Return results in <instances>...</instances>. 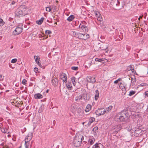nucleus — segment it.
Wrapping results in <instances>:
<instances>
[{"mask_svg": "<svg viewBox=\"0 0 148 148\" xmlns=\"http://www.w3.org/2000/svg\"><path fill=\"white\" fill-rule=\"evenodd\" d=\"M83 140L84 137L81 134H79L75 136L74 139V146L76 147H79Z\"/></svg>", "mask_w": 148, "mask_h": 148, "instance_id": "nucleus-1", "label": "nucleus"}, {"mask_svg": "<svg viewBox=\"0 0 148 148\" xmlns=\"http://www.w3.org/2000/svg\"><path fill=\"white\" fill-rule=\"evenodd\" d=\"M73 35L79 39L85 40L88 38V34H83L78 32L72 31Z\"/></svg>", "mask_w": 148, "mask_h": 148, "instance_id": "nucleus-2", "label": "nucleus"}, {"mask_svg": "<svg viewBox=\"0 0 148 148\" xmlns=\"http://www.w3.org/2000/svg\"><path fill=\"white\" fill-rule=\"evenodd\" d=\"M120 115L119 119L121 121H124L128 119V114L126 110H124L119 114Z\"/></svg>", "mask_w": 148, "mask_h": 148, "instance_id": "nucleus-3", "label": "nucleus"}, {"mask_svg": "<svg viewBox=\"0 0 148 148\" xmlns=\"http://www.w3.org/2000/svg\"><path fill=\"white\" fill-rule=\"evenodd\" d=\"M119 87L122 90V93L125 95L126 92V85L124 82H120L119 84Z\"/></svg>", "mask_w": 148, "mask_h": 148, "instance_id": "nucleus-4", "label": "nucleus"}, {"mask_svg": "<svg viewBox=\"0 0 148 148\" xmlns=\"http://www.w3.org/2000/svg\"><path fill=\"white\" fill-rule=\"evenodd\" d=\"M33 136V134L31 132L29 133L25 137V144H29V142L32 139Z\"/></svg>", "mask_w": 148, "mask_h": 148, "instance_id": "nucleus-5", "label": "nucleus"}, {"mask_svg": "<svg viewBox=\"0 0 148 148\" xmlns=\"http://www.w3.org/2000/svg\"><path fill=\"white\" fill-rule=\"evenodd\" d=\"M23 28L22 27H17L13 32V35H17L20 34L22 32Z\"/></svg>", "mask_w": 148, "mask_h": 148, "instance_id": "nucleus-6", "label": "nucleus"}, {"mask_svg": "<svg viewBox=\"0 0 148 148\" xmlns=\"http://www.w3.org/2000/svg\"><path fill=\"white\" fill-rule=\"evenodd\" d=\"M97 115L100 116L103 115L106 113L105 109L104 108L98 109L95 112Z\"/></svg>", "mask_w": 148, "mask_h": 148, "instance_id": "nucleus-7", "label": "nucleus"}, {"mask_svg": "<svg viewBox=\"0 0 148 148\" xmlns=\"http://www.w3.org/2000/svg\"><path fill=\"white\" fill-rule=\"evenodd\" d=\"M24 10L23 11L22 9L21 8H18L15 11V14L19 17L22 16L25 13H24Z\"/></svg>", "mask_w": 148, "mask_h": 148, "instance_id": "nucleus-8", "label": "nucleus"}, {"mask_svg": "<svg viewBox=\"0 0 148 148\" xmlns=\"http://www.w3.org/2000/svg\"><path fill=\"white\" fill-rule=\"evenodd\" d=\"M142 131V130L141 129H136L134 132V136L137 137L141 135L143 133Z\"/></svg>", "mask_w": 148, "mask_h": 148, "instance_id": "nucleus-9", "label": "nucleus"}, {"mask_svg": "<svg viewBox=\"0 0 148 148\" xmlns=\"http://www.w3.org/2000/svg\"><path fill=\"white\" fill-rule=\"evenodd\" d=\"M60 77L64 82L66 83L67 82V78L65 73H62L60 75Z\"/></svg>", "mask_w": 148, "mask_h": 148, "instance_id": "nucleus-10", "label": "nucleus"}, {"mask_svg": "<svg viewBox=\"0 0 148 148\" xmlns=\"http://www.w3.org/2000/svg\"><path fill=\"white\" fill-rule=\"evenodd\" d=\"M95 16L97 17V20L101 22L102 20V18L100 13L98 11H95Z\"/></svg>", "mask_w": 148, "mask_h": 148, "instance_id": "nucleus-11", "label": "nucleus"}, {"mask_svg": "<svg viewBox=\"0 0 148 148\" xmlns=\"http://www.w3.org/2000/svg\"><path fill=\"white\" fill-rule=\"evenodd\" d=\"M79 27V28H81L82 29L84 32H86L88 30L87 27L84 25L83 23L80 24Z\"/></svg>", "mask_w": 148, "mask_h": 148, "instance_id": "nucleus-12", "label": "nucleus"}, {"mask_svg": "<svg viewBox=\"0 0 148 148\" xmlns=\"http://www.w3.org/2000/svg\"><path fill=\"white\" fill-rule=\"evenodd\" d=\"M96 81L95 77H90L87 80V82L92 84L94 83Z\"/></svg>", "mask_w": 148, "mask_h": 148, "instance_id": "nucleus-13", "label": "nucleus"}, {"mask_svg": "<svg viewBox=\"0 0 148 148\" xmlns=\"http://www.w3.org/2000/svg\"><path fill=\"white\" fill-rule=\"evenodd\" d=\"M34 97L35 99H41L43 98L42 95L40 93L36 94L34 95Z\"/></svg>", "mask_w": 148, "mask_h": 148, "instance_id": "nucleus-14", "label": "nucleus"}, {"mask_svg": "<svg viewBox=\"0 0 148 148\" xmlns=\"http://www.w3.org/2000/svg\"><path fill=\"white\" fill-rule=\"evenodd\" d=\"M92 148H103V147L100 143H96L93 146Z\"/></svg>", "mask_w": 148, "mask_h": 148, "instance_id": "nucleus-15", "label": "nucleus"}, {"mask_svg": "<svg viewBox=\"0 0 148 148\" xmlns=\"http://www.w3.org/2000/svg\"><path fill=\"white\" fill-rule=\"evenodd\" d=\"M136 80L134 76L133 77H131V86H133L135 85L136 83Z\"/></svg>", "mask_w": 148, "mask_h": 148, "instance_id": "nucleus-16", "label": "nucleus"}, {"mask_svg": "<svg viewBox=\"0 0 148 148\" xmlns=\"http://www.w3.org/2000/svg\"><path fill=\"white\" fill-rule=\"evenodd\" d=\"M113 128L116 131L118 132L121 130V125L119 124L115 125L114 127H113Z\"/></svg>", "mask_w": 148, "mask_h": 148, "instance_id": "nucleus-17", "label": "nucleus"}, {"mask_svg": "<svg viewBox=\"0 0 148 148\" xmlns=\"http://www.w3.org/2000/svg\"><path fill=\"white\" fill-rule=\"evenodd\" d=\"M92 63V61L91 60H89L88 61H87L85 63V64H86V66L87 68H89L91 65Z\"/></svg>", "mask_w": 148, "mask_h": 148, "instance_id": "nucleus-18", "label": "nucleus"}, {"mask_svg": "<svg viewBox=\"0 0 148 148\" xmlns=\"http://www.w3.org/2000/svg\"><path fill=\"white\" fill-rule=\"evenodd\" d=\"M91 106L90 104H88L86 107L85 111L86 112H89L91 109Z\"/></svg>", "mask_w": 148, "mask_h": 148, "instance_id": "nucleus-19", "label": "nucleus"}, {"mask_svg": "<svg viewBox=\"0 0 148 148\" xmlns=\"http://www.w3.org/2000/svg\"><path fill=\"white\" fill-rule=\"evenodd\" d=\"M44 19V18L43 17H42L40 19L37 21L36 22V23L38 25H41L43 22Z\"/></svg>", "mask_w": 148, "mask_h": 148, "instance_id": "nucleus-20", "label": "nucleus"}, {"mask_svg": "<svg viewBox=\"0 0 148 148\" xmlns=\"http://www.w3.org/2000/svg\"><path fill=\"white\" fill-rule=\"evenodd\" d=\"M95 92V100H97L99 98V91L98 90H96Z\"/></svg>", "mask_w": 148, "mask_h": 148, "instance_id": "nucleus-21", "label": "nucleus"}, {"mask_svg": "<svg viewBox=\"0 0 148 148\" xmlns=\"http://www.w3.org/2000/svg\"><path fill=\"white\" fill-rule=\"evenodd\" d=\"M112 108V106H109L105 110L106 113H108L110 112Z\"/></svg>", "mask_w": 148, "mask_h": 148, "instance_id": "nucleus-22", "label": "nucleus"}, {"mask_svg": "<svg viewBox=\"0 0 148 148\" xmlns=\"http://www.w3.org/2000/svg\"><path fill=\"white\" fill-rule=\"evenodd\" d=\"M52 82L53 84L55 86H57L58 84V80L56 79H53Z\"/></svg>", "mask_w": 148, "mask_h": 148, "instance_id": "nucleus-23", "label": "nucleus"}, {"mask_svg": "<svg viewBox=\"0 0 148 148\" xmlns=\"http://www.w3.org/2000/svg\"><path fill=\"white\" fill-rule=\"evenodd\" d=\"M75 18L73 15H71L67 19V20L69 22L72 21Z\"/></svg>", "mask_w": 148, "mask_h": 148, "instance_id": "nucleus-24", "label": "nucleus"}, {"mask_svg": "<svg viewBox=\"0 0 148 148\" xmlns=\"http://www.w3.org/2000/svg\"><path fill=\"white\" fill-rule=\"evenodd\" d=\"M82 96L80 94H79L78 96L76 97L75 100L76 101H78V100L82 99Z\"/></svg>", "mask_w": 148, "mask_h": 148, "instance_id": "nucleus-25", "label": "nucleus"}, {"mask_svg": "<svg viewBox=\"0 0 148 148\" xmlns=\"http://www.w3.org/2000/svg\"><path fill=\"white\" fill-rule=\"evenodd\" d=\"M118 131L114 129L113 128L112 130L110 131L111 134H112L113 135L116 134L118 133Z\"/></svg>", "mask_w": 148, "mask_h": 148, "instance_id": "nucleus-26", "label": "nucleus"}, {"mask_svg": "<svg viewBox=\"0 0 148 148\" xmlns=\"http://www.w3.org/2000/svg\"><path fill=\"white\" fill-rule=\"evenodd\" d=\"M71 81L72 82V83L74 86H75L76 85L75 82L76 81V79L75 77H73L71 78Z\"/></svg>", "mask_w": 148, "mask_h": 148, "instance_id": "nucleus-27", "label": "nucleus"}, {"mask_svg": "<svg viewBox=\"0 0 148 148\" xmlns=\"http://www.w3.org/2000/svg\"><path fill=\"white\" fill-rule=\"evenodd\" d=\"M95 119L93 117H91L89 119L88 124H90L95 121Z\"/></svg>", "mask_w": 148, "mask_h": 148, "instance_id": "nucleus-28", "label": "nucleus"}, {"mask_svg": "<svg viewBox=\"0 0 148 148\" xmlns=\"http://www.w3.org/2000/svg\"><path fill=\"white\" fill-rule=\"evenodd\" d=\"M100 48L101 49V50H106L108 47L107 46H106L105 44H102L101 45Z\"/></svg>", "mask_w": 148, "mask_h": 148, "instance_id": "nucleus-29", "label": "nucleus"}, {"mask_svg": "<svg viewBox=\"0 0 148 148\" xmlns=\"http://www.w3.org/2000/svg\"><path fill=\"white\" fill-rule=\"evenodd\" d=\"M95 141V140L94 138L90 139L88 141V143H89L90 145H92L93 144Z\"/></svg>", "mask_w": 148, "mask_h": 148, "instance_id": "nucleus-30", "label": "nucleus"}, {"mask_svg": "<svg viewBox=\"0 0 148 148\" xmlns=\"http://www.w3.org/2000/svg\"><path fill=\"white\" fill-rule=\"evenodd\" d=\"M46 10L47 11L50 12L51 10V8L50 6L46 8Z\"/></svg>", "mask_w": 148, "mask_h": 148, "instance_id": "nucleus-31", "label": "nucleus"}, {"mask_svg": "<svg viewBox=\"0 0 148 148\" xmlns=\"http://www.w3.org/2000/svg\"><path fill=\"white\" fill-rule=\"evenodd\" d=\"M4 22L3 20L1 18H0V26H2L4 24Z\"/></svg>", "mask_w": 148, "mask_h": 148, "instance_id": "nucleus-32", "label": "nucleus"}, {"mask_svg": "<svg viewBox=\"0 0 148 148\" xmlns=\"http://www.w3.org/2000/svg\"><path fill=\"white\" fill-rule=\"evenodd\" d=\"M34 58L35 59V61L36 62H37V61L38 60H39L40 58L38 56H34Z\"/></svg>", "mask_w": 148, "mask_h": 148, "instance_id": "nucleus-33", "label": "nucleus"}, {"mask_svg": "<svg viewBox=\"0 0 148 148\" xmlns=\"http://www.w3.org/2000/svg\"><path fill=\"white\" fill-rule=\"evenodd\" d=\"M45 34L47 35L50 34L51 33V32L50 30H46L45 31Z\"/></svg>", "mask_w": 148, "mask_h": 148, "instance_id": "nucleus-34", "label": "nucleus"}, {"mask_svg": "<svg viewBox=\"0 0 148 148\" xmlns=\"http://www.w3.org/2000/svg\"><path fill=\"white\" fill-rule=\"evenodd\" d=\"M135 93V92L134 91H130L129 95L130 96H132V95H134Z\"/></svg>", "mask_w": 148, "mask_h": 148, "instance_id": "nucleus-35", "label": "nucleus"}, {"mask_svg": "<svg viewBox=\"0 0 148 148\" xmlns=\"http://www.w3.org/2000/svg\"><path fill=\"white\" fill-rule=\"evenodd\" d=\"M17 61V59L16 58L12 59L11 61V63H14L16 62Z\"/></svg>", "mask_w": 148, "mask_h": 148, "instance_id": "nucleus-36", "label": "nucleus"}, {"mask_svg": "<svg viewBox=\"0 0 148 148\" xmlns=\"http://www.w3.org/2000/svg\"><path fill=\"white\" fill-rule=\"evenodd\" d=\"M78 68L77 66H73L71 67V69L74 70L76 71L78 69Z\"/></svg>", "mask_w": 148, "mask_h": 148, "instance_id": "nucleus-37", "label": "nucleus"}, {"mask_svg": "<svg viewBox=\"0 0 148 148\" xmlns=\"http://www.w3.org/2000/svg\"><path fill=\"white\" fill-rule=\"evenodd\" d=\"M1 131L4 133H5L7 132V129H5L4 128H2L1 129Z\"/></svg>", "mask_w": 148, "mask_h": 148, "instance_id": "nucleus-38", "label": "nucleus"}, {"mask_svg": "<svg viewBox=\"0 0 148 148\" xmlns=\"http://www.w3.org/2000/svg\"><path fill=\"white\" fill-rule=\"evenodd\" d=\"M147 85V84L145 83H142L140 85V86H145Z\"/></svg>", "mask_w": 148, "mask_h": 148, "instance_id": "nucleus-39", "label": "nucleus"}, {"mask_svg": "<svg viewBox=\"0 0 148 148\" xmlns=\"http://www.w3.org/2000/svg\"><path fill=\"white\" fill-rule=\"evenodd\" d=\"M27 82L26 80L24 79L23 80L22 83L23 84L25 85L26 84Z\"/></svg>", "mask_w": 148, "mask_h": 148, "instance_id": "nucleus-40", "label": "nucleus"}, {"mask_svg": "<svg viewBox=\"0 0 148 148\" xmlns=\"http://www.w3.org/2000/svg\"><path fill=\"white\" fill-rule=\"evenodd\" d=\"M95 60L96 61H98L99 62H101V61L102 60V59H99V58H96L95 59Z\"/></svg>", "mask_w": 148, "mask_h": 148, "instance_id": "nucleus-41", "label": "nucleus"}, {"mask_svg": "<svg viewBox=\"0 0 148 148\" xmlns=\"http://www.w3.org/2000/svg\"><path fill=\"white\" fill-rule=\"evenodd\" d=\"M145 97H148V91H147L144 93Z\"/></svg>", "mask_w": 148, "mask_h": 148, "instance_id": "nucleus-42", "label": "nucleus"}, {"mask_svg": "<svg viewBox=\"0 0 148 148\" xmlns=\"http://www.w3.org/2000/svg\"><path fill=\"white\" fill-rule=\"evenodd\" d=\"M66 85L67 86V87L69 89L71 90V89L72 87L71 86L69 85Z\"/></svg>", "mask_w": 148, "mask_h": 148, "instance_id": "nucleus-43", "label": "nucleus"}, {"mask_svg": "<svg viewBox=\"0 0 148 148\" xmlns=\"http://www.w3.org/2000/svg\"><path fill=\"white\" fill-rule=\"evenodd\" d=\"M39 60H38L37 61V62H36V63L38 64V65L40 66L41 67L42 66V65L39 62Z\"/></svg>", "mask_w": 148, "mask_h": 148, "instance_id": "nucleus-44", "label": "nucleus"}, {"mask_svg": "<svg viewBox=\"0 0 148 148\" xmlns=\"http://www.w3.org/2000/svg\"><path fill=\"white\" fill-rule=\"evenodd\" d=\"M38 69L36 67H35L34 69V71H35L36 73L37 72V71H38Z\"/></svg>", "mask_w": 148, "mask_h": 148, "instance_id": "nucleus-45", "label": "nucleus"}, {"mask_svg": "<svg viewBox=\"0 0 148 148\" xmlns=\"http://www.w3.org/2000/svg\"><path fill=\"white\" fill-rule=\"evenodd\" d=\"M98 129V128L97 127H95L93 129V130L94 131H95L96 130H97Z\"/></svg>", "mask_w": 148, "mask_h": 148, "instance_id": "nucleus-46", "label": "nucleus"}, {"mask_svg": "<svg viewBox=\"0 0 148 148\" xmlns=\"http://www.w3.org/2000/svg\"><path fill=\"white\" fill-rule=\"evenodd\" d=\"M53 10L54 11H55L56 10V8H57L56 6H54L53 7Z\"/></svg>", "mask_w": 148, "mask_h": 148, "instance_id": "nucleus-47", "label": "nucleus"}, {"mask_svg": "<svg viewBox=\"0 0 148 148\" xmlns=\"http://www.w3.org/2000/svg\"><path fill=\"white\" fill-rule=\"evenodd\" d=\"M3 76L2 75H0V80H2L3 79V78H2Z\"/></svg>", "mask_w": 148, "mask_h": 148, "instance_id": "nucleus-48", "label": "nucleus"}, {"mask_svg": "<svg viewBox=\"0 0 148 148\" xmlns=\"http://www.w3.org/2000/svg\"><path fill=\"white\" fill-rule=\"evenodd\" d=\"M86 95V94H84V95L83 96V98H84V99H86L85 96Z\"/></svg>", "mask_w": 148, "mask_h": 148, "instance_id": "nucleus-49", "label": "nucleus"}, {"mask_svg": "<svg viewBox=\"0 0 148 148\" xmlns=\"http://www.w3.org/2000/svg\"><path fill=\"white\" fill-rule=\"evenodd\" d=\"M29 145V144H28V145H25V148H28Z\"/></svg>", "mask_w": 148, "mask_h": 148, "instance_id": "nucleus-50", "label": "nucleus"}, {"mask_svg": "<svg viewBox=\"0 0 148 148\" xmlns=\"http://www.w3.org/2000/svg\"><path fill=\"white\" fill-rule=\"evenodd\" d=\"M15 3H16V2L15 1H13L12 2L11 4L12 5H13L15 4Z\"/></svg>", "mask_w": 148, "mask_h": 148, "instance_id": "nucleus-51", "label": "nucleus"}, {"mask_svg": "<svg viewBox=\"0 0 148 148\" xmlns=\"http://www.w3.org/2000/svg\"><path fill=\"white\" fill-rule=\"evenodd\" d=\"M118 82L117 80L114 82V83L115 84H117Z\"/></svg>", "mask_w": 148, "mask_h": 148, "instance_id": "nucleus-52", "label": "nucleus"}, {"mask_svg": "<svg viewBox=\"0 0 148 148\" xmlns=\"http://www.w3.org/2000/svg\"><path fill=\"white\" fill-rule=\"evenodd\" d=\"M121 80V78H119L117 80H118V82H119V81H120Z\"/></svg>", "mask_w": 148, "mask_h": 148, "instance_id": "nucleus-53", "label": "nucleus"}, {"mask_svg": "<svg viewBox=\"0 0 148 148\" xmlns=\"http://www.w3.org/2000/svg\"><path fill=\"white\" fill-rule=\"evenodd\" d=\"M48 91H49V90H47L46 91V92H47H47H48Z\"/></svg>", "mask_w": 148, "mask_h": 148, "instance_id": "nucleus-54", "label": "nucleus"}, {"mask_svg": "<svg viewBox=\"0 0 148 148\" xmlns=\"http://www.w3.org/2000/svg\"><path fill=\"white\" fill-rule=\"evenodd\" d=\"M117 2L118 3V4H119V1H118V0H117Z\"/></svg>", "mask_w": 148, "mask_h": 148, "instance_id": "nucleus-55", "label": "nucleus"}, {"mask_svg": "<svg viewBox=\"0 0 148 148\" xmlns=\"http://www.w3.org/2000/svg\"><path fill=\"white\" fill-rule=\"evenodd\" d=\"M140 18H142V17L141 16H140V18H138V19L140 20Z\"/></svg>", "mask_w": 148, "mask_h": 148, "instance_id": "nucleus-56", "label": "nucleus"}, {"mask_svg": "<svg viewBox=\"0 0 148 148\" xmlns=\"http://www.w3.org/2000/svg\"><path fill=\"white\" fill-rule=\"evenodd\" d=\"M140 18H142V17L141 16H140V18H138V19L140 20Z\"/></svg>", "mask_w": 148, "mask_h": 148, "instance_id": "nucleus-57", "label": "nucleus"}, {"mask_svg": "<svg viewBox=\"0 0 148 148\" xmlns=\"http://www.w3.org/2000/svg\"><path fill=\"white\" fill-rule=\"evenodd\" d=\"M13 48V46H12V47H11L10 48L11 49H12Z\"/></svg>", "mask_w": 148, "mask_h": 148, "instance_id": "nucleus-58", "label": "nucleus"}, {"mask_svg": "<svg viewBox=\"0 0 148 148\" xmlns=\"http://www.w3.org/2000/svg\"><path fill=\"white\" fill-rule=\"evenodd\" d=\"M56 2L57 3H58V1L57 0L56 1Z\"/></svg>", "mask_w": 148, "mask_h": 148, "instance_id": "nucleus-59", "label": "nucleus"}, {"mask_svg": "<svg viewBox=\"0 0 148 148\" xmlns=\"http://www.w3.org/2000/svg\"><path fill=\"white\" fill-rule=\"evenodd\" d=\"M47 22H49V21L48 20H47Z\"/></svg>", "mask_w": 148, "mask_h": 148, "instance_id": "nucleus-60", "label": "nucleus"}, {"mask_svg": "<svg viewBox=\"0 0 148 148\" xmlns=\"http://www.w3.org/2000/svg\"><path fill=\"white\" fill-rule=\"evenodd\" d=\"M3 148H8L7 147H4Z\"/></svg>", "mask_w": 148, "mask_h": 148, "instance_id": "nucleus-61", "label": "nucleus"}, {"mask_svg": "<svg viewBox=\"0 0 148 148\" xmlns=\"http://www.w3.org/2000/svg\"><path fill=\"white\" fill-rule=\"evenodd\" d=\"M55 24H57V23L55 22Z\"/></svg>", "mask_w": 148, "mask_h": 148, "instance_id": "nucleus-62", "label": "nucleus"}, {"mask_svg": "<svg viewBox=\"0 0 148 148\" xmlns=\"http://www.w3.org/2000/svg\"><path fill=\"white\" fill-rule=\"evenodd\" d=\"M21 146L19 148H21Z\"/></svg>", "mask_w": 148, "mask_h": 148, "instance_id": "nucleus-63", "label": "nucleus"}, {"mask_svg": "<svg viewBox=\"0 0 148 148\" xmlns=\"http://www.w3.org/2000/svg\"><path fill=\"white\" fill-rule=\"evenodd\" d=\"M147 73L148 74V72H147Z\"/></svg>", "mask_w": 148, "mask_h": 148, "instance_id": "nucleus-64", "label": "nucleus"}]
</instances>
